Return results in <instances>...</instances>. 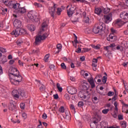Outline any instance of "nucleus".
<instances>
[{"instance_id": "obj_30", "label": "nucleus", "mask_w": 128, "mask_h": 128, "mask_svg": "<svg viewBox=\"0 0 128 128\" xmlns=\"http://www.w3.org/2000/svg\"><path fill=\"white\" fill-rule=\"evenodd\" d=\"M22 42H22V39L18 40L16 42V44L19 46H22Z\"/></svg>"}, {"instance_id": "obj_14", "label": "nucleus", "mask_w": 128, "mask_h": 128, "mask_svg": "<svg viewBox=\"0 0 128 128\" xmlns=\"http://www.w3.org/2000/svg\"><path fill=\"white\" fill-rule=\"evenodd\" d=\"M14 1H9L8 3V0L4 2V4H6L10 8H13L14 4Z\"/></svg>"}, {"instance_id": "obj_44", "label": "nucleus", "mask_w": 128, "mask_h": 128, "mask_svg": "<svg viewBox=\"0 0 128 128\" xmlns=\"http://www.w3.org/2000/svg\"><path fill=\"white\" fill-rule=\"evenodd\" d=\"M76 2H82L83 4H88V2L86 0H74Z\"/></svg>"}, {"instance_id": "obj_56", "label": "nucleus", "mask_w": 128, "mask_h": 128, "mask_svg": "<svg viewBox=\"0 0 128 128\" xmlns=\"http://www.w3.org/2000/svg\"><path fill=\"white\" fill-rule=\"evenodd\" d=\"M114 92H109L108 94V96H114Z\"/></svg>"}, {"instance_id": "obj_50", "label": "nucleus", "mask_w": 128, "mask_h": 128, "mask_svg": "<svg viewBox=\"0 0 128 128\" xmlns=\"http://www.w3.org/2000/svg\"><path fill=\"white\" fill-rule=\"evenodd\" d=\"M11 120L12 122H13V124H20V120H14L12 119H11Z\"/></svg>"}, {"instance_id": "obj_16", "label": "nucleus", "mask_w": 128, "mask_h": 128, "mask_svg": "<svg viewBox=\"0 0 128 128\" xmlns=\"http://www.w3.org/2000/svg\"><path fill=\"white\" fill-rule=\"evenodd\" d=\"M9 110L12 112H16V106L14 104L10 103L9 105Z\"/></svg>"}, {"instance_id": "obj_3", "label": "nucleus", "mask_w": 128, "mask_h": 128, "mask_svg": "<svg viewBox=\"0 0 128 128\" xmlns=\"http://www.w3.org/2000/svg\"><path fill=\"white\" fill-rule=\"evenodd\" d=\"M27 32L24 28H16V30H14L11 32V34H13L15 36L16 38L18 36H22V34L24 36V34H26Z\"/></svg>"}, {"instance_id": "obj_25", "label": "nucleus", "mask_w": 128, "mask_h": 128, "mask_svg": "<svg viewBox=\"0 0 128 128\" xmlns=\"http://www.w3.org/2000/svg\"><path fill=\"white\" fill-rule=\"evenodd\" d=\"M80 96L81 98H90V94H88V93L87 92V95H82V94H80Z\"/></svg>"}, {"instance_id": "obj_7", "label": "nucleus", "mask_w": 128, "mask_h": 128, "mask_svg": "<svg viewBox=\"0 0 128 128\" xmlns=\"http://www.w3.org/2000/svg\"><path fill=\"white\" fill-rule=\"evenodd\" d=\"M114 24L116 26L120 28V26H122L126 24V22H124V21H122V20L120 19H117L114 22Z\"/></svg>"}, {"instance_id": "obj_36", "label": "nucleus", "mask_w": 128, "mask_h": 128, "mask_svg": "<svg viewBox=\"0 0 128 128\" xmlns=\"http://www.w3.org/2000/svg\"><path fill=\"white\" fill-rule=\"evenodd\" d=\"M108 112H110V109H104L102 110V114H108Z\"/></svg>"}, {"instance_id": "obj_27", "label": "nucleus", "mask_w": 128, "mask_h": 128, "mask_svg": "<svg viewBox=\"0 0 128 128\" xmlns=\"http://www.w3.org/2000/svg\"><path fill=\"white\" fill-rule=\"evenodd\" d=\"M56 86H57V88L59 90V92H62V88L60 87V84L57 83Z\"/></svg>"}, {"instance_id": "obj_15", "label": "nucleus", "mask_w": 128, "mask_h": 128, "mask_svg": "<svg viewBox=\"0 0 128 128\" xmlns=\"http://www.w3.org/2000/svg\"><path fill=\"white\" fill-rule=\"evenodd\" d=\"M74 10H76V8L74 7L70 8L69 10H67L68 16H72L74 14Z\"/></svg>"}, {"instance_id": "obj_35", "label": "nucleus", "mask_w": 128, "mask_h": 128, "mask_svg": "<svg viewBox=\"0 0 128 128\" xmlns=\"http://www.w3.org/2000/svg\"><path fill=\"white\" fill-rule=\"evenodd\" d=\"M88 82L90 84H94V78H92V77L88 79Z\"/></svg>"}, {"instance_id": "obj_24", "label": "nucleus", "mask_w": 128, "mask_h": 128, "mask_svg": "<svg viewBox=\"0 0 128 128\" xmlns=\"http://www.w3.org/2000/svg\"><path fill=\"white\" fill-rule=\"evenodd\" d=\"M102 12H104V14H108V12H110V10L108 8H102Z\"/></svg>"}, {"instance_id": "obj_13", "label": "nucleus", "mask_w": 128, "mask_h": 128, "mask_svg": "<svg viewBox=\"0 0 128 128\" xmlns=\"http://www.w3.org/2000/svg\"><path fill=\"white\" fill-rule=\"evenodd\" d=\"M118 38L114 36V34H111L109 35V38H107L108 42H116Z\"/></svg>"}, {"instance_id": "obj_1", "label": "nucleus", "mask_w": 128, "mask_h": 128, "mask_svg": "<svg viewBox=\"0 0 128 128\" xmlns=\"http://www.w3.org/2000/svg\"><path fill=\"white\" fill-rule=\"evenodd\" d=\"M106 28V24L102 22H100L95 25V27L93 28L92 32L94 34H98V32H104Z\"/></svg>"}, {"instance_id": "obj_12", "label": "nucleus", "mask_w": 128, "mask_h": 128, "mask_svg": "<svg viewBox=\"0 0 128 128\" xmlns=\"http://www.w3.org/2000/svg\"><path fill=\"white\" fill-rule=\"evenodd\" d=\"M112 48H114V44H110V46H104V50L108 52V54H112L111 52L112 50Z\"/></svg>"}, {"instance_id": "obj_42", "label": "nucleus", "mask_w": 128, "mask_h": 128, "mask_svg": "<svg viewBox=\"0 0 128 128\" xmlns=\"http://www.w3.org/2000/svg\"><path fill=\"white\" fill-rule=\"evenodd\" d=\"M78 106L79 108H82V106H84V102L80 101L78 102Z\"/></svg>"}, {"instance_id": "obj_46", "label": "nucleus", "mask_w": 128, "mask_h": 128, "mask_svg": "<svg viewBox=\"0 0 128 128\" xmlns=\"http://www.w3.org/2000/svg\"><path fill=\"white\" fill-rule=\"evenodd\" d=\"M61 68L64 70H66V64L64 62L61 64Z\"/></svg>"}, {"instance_id": "obj_47", "label": "nucleus", "mask_w": 128, "mask_h": 128, "mask_svg": "<svg viewBox=\"0 0 128 128\" xmlns=\"http://www.w3.org/2000/svg\"><path fill=\"white\" fill-rule=\"evenodd\" d=\"M83 84L86 86L88 90L90 88V84L88 82L84 81Z\"/></svg>"}, {"instance_id": "obj_18", "label": "nucleus", "mask_w": 128, "mask_h": 128, "mask_svg": "<svg viewBox=\"0 0 128 128\" xmlns=\"http://www.w3.org/2000/svg\"><path fill=\"white\" fill-rule=\"evenodd\" d=\"M82 16H84V22L86 24H88L90 22V18H88V16L86 17V12H83Z\"/></svg>"}, {"instance_id": "obj_41", "label": "nucleus", "mask_w": 128, "mask_h": 128, "mask_svg": "<svg viewBox=\"0 0 128 128\" xmlns=\"http://www.w3.org/2000/svg\"><path fill=\"white\" fill-rule=\"evenodd\" d=\"M20 108L22 110H24V108H26V104H24V103H21L20 104Z\"/></svg>"}, {"instance_id": "obj_21", "label": "nucleus", "mask_w": 128, "mask_h": 128, "mask_svg": "<svg viewBox=\"0 0 128 128\" xmlns=\"http://www.w3.org/2000/svg\"><path fill=\"white\" fill-rule=\"evenodd\" d=\"M10 82L12 84H14L15 86H16V84H18L14 76L12 78H10Z\"/></svg>"}, {"instance_id": "obj_31", "label": "nucleus", "mask_w": 128, "mask_h": 128, "mask_svg": "<svg viewBox=\"0 0 128 128\" xmlns=\"http://www.w3.org/2000/svg\"><path fill=\"white\" fill-rule=\"evenodd\" d=\"M92 124H95L98 126V120L96 118H93V122H92Z\"/></svg>"}, {"instance_id": "obj_64", "label": "nucleus", "mask_w": 128, "mask_h": 128, "mask_svg": "<svg viewBox=\"0 0 128 128\" xmlns=\"http://www.w3.org/2000/svg\"><path fill=\"white\" fill-rule=\"evenodd\" d=\"M22 118H26V114L25 113V112H23V113L22 114Z\"/></svg>"}, {"instance_id": "obj_55", "label": "nucleus", "mask_w": 128, "mask_h": 128, "mask_svg": "<svg viewBox=\"0 0 128 128\" xmlns=\"http://www.w3.org/2000/svg\"><path fill=\"white\" fill-rule=\"evenodd\" d=\"M49 68L50 69L52 70H54V64L50 65Z\"/></svg>"}, {"instance_id": "obj_17", "label": "nucleus", "mask_w": 128, "mask_h": 128, "mask_svg": "<svg viewBox=\"0 0 128 128\" xmlns=\"http://www.w3.org/2000/svg\"><path fill=\"white\" fill-rule=\"evenodd\" d=\"M26 9L24 8V7H20L18 10H17V12L18 14H24V12H26Z\"/></svg>"}, {"instance_id": "obj_49", "label": "nucleus", "mask_w": 128, "mask_h": 128, "mask_svg": "<svg viewBox=\"0 0 128 128\" xmlns=\"http://www.w3.org/2000/svg\"><path fill=\"white\" fill-rule=\"evenodd\" d=\"M11 74L14 76H18L20 74V72H15L11 73Z\"/></svg>"}, {"instance_id": "obj_8", "label": "nucleus", "mask_w": 128, "mask_h": 128, "mask_svg": "<svg viewBox=\"0 0 128 128\" xmlns=\"http://www.w3.org/2000/svg\"><path fill=\"white\" fill-rule=\"evenodd\" d=\"M56 4H54V6L53 7H51L49 9V12L51 16H54V14L56 13Z\"/></svg>"}, {"instance_id": "obj_54", "label": "nucleus", "mask_w": 128, "mask_h": 128, "mask_svg": "<svg viewBox=\"0 0 128 128\" xmlns=\"http://www.w3.org/2000/svg\"><path fill=\"white\" fill-rule=\"evenodd\" d=\"M75 52L78 54H80V52H82V48H78L75 50Z\"/></svg>"}, {"instance_id": "obj_23", "label": "nucleus", "mask_w": 128, "mask_h": 128, "mask_svg": "<svg viewBox=\"0 0 128 128\" xmlns=\"http://www.w3.org/2000/svg\"><path fill=\"white\" fill-rule=\"evenodd\" d=\"M28 28L30 32H34V30H36V26L34 24H28Z\"/></svg>"}, {"instance_id": "obj_28", "label": "nucleus", "mask_w": 128, "mask_h": 128, "mask_svg": "<svg viewBox=\"0 0 128 128\" xmlns=\"http://www.w3.org/2000/svg\"><path fill=\"white\" fill-rule=\"evenodd\" d=\"M64 106H62L59 108L58 112H60L64 113Z\"/></svg>"}, {"instance_id": "obj_62", "label": "nucleus", "mask_w": 128, "mask_h": 128, "mask_svg": "<svg viewBox=\"0 0 128 128\" xmlns=\"http://www.w3.org/2000/svg\"><path fill=\"white\" fill-rule=\"evenodd\" d=\"M82 86L83 88V90H88L84 84H82Z\"/></svg>"}, {"instance_id": "obj_6", "label": "nucleus", "mask_w": 128, "mask_h": 128, "mask_svg": "<svg viewBox=\"0 0 128 128\" xmlns=\"http://www.w3.org/2000/svg\"><path fill=\"white\" fill-rule=\"evenodd\" d=\"M104 18L105 24H108L109 22H110L112 20V14L110 13L108 15H104Z\"/></svg>"}, {"instance_id": "obj_4", "label": "nucleus", "mask_w": 128, "mask_h": 128, "mask_svg": "<svg viewBox=\"0 0 128 128\" xmlns=\"http://www.w3.org/2000/svg\"><path fill=\"white\" fill-rule=\"evenodd\" d=\"M50 33H44L42 35H40L36 37L34 44L36 46H38L40 44L42 40H44L48 36Z\"/></svg>"}, {"instance_id": "obj_61", "label": "nucleus", "mask_w": 128, "mask_h": 128, "mask_svg": "<svg viewBox=\"0 0 128 128\" xmlns=\"http://www.w3.org/2000/svg\"><path fill=\"white\" fill-rule=\"evenodd\" d=\"M90 85L91 86V88H96V84L94 82L90 84Z\"/></svg>"}, {"instance_id": "obj_48", "label": "nucleus", "mask_w": 128, "mask_h": 128, "mask_svg": "<svg viewBox=\"0 0 128 128\" xmlns=\"http://www.w3.org/2000/svg\"><path fill=\"white\" fill-rule=\"evenodd\" d=\"M48 118V115H46V114L44 113L42 115V118L44 120H46Z\"/></svg>"}, {"instance_id": "obj_9", "label": "nucleus", "mask_w": 128, "mask_h": 128, "mask_svg": "<svg viewBox=\"0 0 128 128\" xmlns=\"http://www.w3.org/2000/svg\"><path fill=\"white\" fill-rule=\"evenodd\" d=\"M13 24L14 28H20L22 26V21L18 19H16L14 20Z\"/></svg>"}, {"instance_id": "obj_52", "label": "nucleus", "mask_w": 128, "mask_h": 128, "mask_svg": "<svg viewBox=\"0 0 128 128\" xmlns=\"http://www.w3.org/2000/svg\"><path fill=\"white\" fill-rule=\"evenodd\" d=\"M34 5L35 6H36L37 8H42V4H38L37 2H35L34 4Z\"/></svg>"}, {"instance_id": "obj_43", "label": "nucleus", "mask_w": 128, "mask_h": 128, "mask_svg": "<svg viewBox=\"0 0 128 128\" xmlns=\"http://www.w3.org/2000/svg\"><path fill=\"white\" fill-rule=\"evenodd\" d=\"M20 72L18 70V69H16V68H12L11 70V74H12V72Z\"/></svg>"}, {"instance_id": "obj_38", "label": "nucleus", "mask_w": 128, "mask_h": 128, "mask_svg": "<svg viewBox=\"0 0 128 128\" xmlns=\"http://www.w3.org/2000/svg\"><path fill=\"white\" fill-rule=\"evenodd\" d=\"M91 46L93 48H94L95 50H100V45H92Z\"/></svg>"}, {"instance_id": "obj_2", "label": "nucleus", "mask_w": 128, "mask_h": 128, "mask_svg": "<svg viewBox=\"0 0 128 128\" xmlns=\"http://www.w3.org/2000/svg\"><path fill=\"white\" fill-rule=\"evenodd\" d=\"M12 94L13 96H14V98H18L20 96H22V98H25L26 92H24V90L20 88L18 90H14L12 92Z\"/></svg>"}, {"instance_id": "obj_19", "label": "nucleus", "mask_w": 128, "mask_h": 128, "mask_svg": "<svg viewBox=\"0 0 128 128\" xmlns=\"http://www.w3.org/2000/svg\"><path fill=\"white\" fill-rule=\"evenodd\" d=\"M94 12L95 14H98V16H100V14H102V8H95Z\"/></svg>"}, {"instance_id": "obj_58", "label": "nucleus", "mask_w": 128, "mask_h": 128, "mask_svg": "<svg viewBox=\"0 0 128 128\" xmlns=\"http://www.w3.org/2000/svg\"><path fill=\"white\" fill-rule=\"evenodd\" d=\"M18 64L20 66H24V62H22L20 60H18Z\"/></svg>"}, {"instance_id": "obj_60", "label": "nucleus", "mask_w": 128, "mask_h": 128, "mask_svg": "<svg viewBox=\"0 0 128 128\" xmlns=\"http://www.w3.org/2000/svg\"><path fill=\"white\" fill-rule=\"evenodd\" d=\"M47 26L46 22H44L42 24V28H46Z\"/></svg>"}, {"instance_id": "obj_57", "label": "nucleus", "mask_w": 128, "mask_h": 128, "mask_svg": "<svg viewBox=\"0 0 128 128\" xmlns=\"http://www.w3.org/2000/svg\"><path fill=\"white\" fill-rule=\"evenodd\" d=\"M64 98H66V100H70V95L68 94H66L64 95Z\"/></svg>"}, {"instance_id": "obj_63", "label": "nucleus", "mask_w": 128, "mask_h": 128, "mask_svg": "<svg viewBox=\"0 0 128 128\" xmlns=\"http://www.w3.org/2000/svg\"><path fill=\"white\" fill-rule=\"evenodd\" d=\"M53 96L54 100H58V94H54Z\"/></svg>"}, {"instance_id": "obj_22", "label": "nucleus", "mask_w": 128, "mask_h": 128, "mask_svg": "<svg viewBox=\"0 0 128 128\" xmlns=\"http://www.w3.org/2000/svg\"><path fill=\"white\" fill-rule=\"evenodd\" d=\"M20 8V3H16L15 2L13 6V10H18Z\"/></svg>"}, {"instance_id": "obj_53", "label": "nucleus", "mask_w": 128, "mask_h": 128, "mask_svg": "<svg viewBox=\"0 0 128 128\" xmlns=\"http://www.w3.org/2000/svg\"><path fill=\"white\" fill-rule=\"evenodd\" d=\"M122 128H126V122H124L122 124Z\"/></svg>"}, {"instance_id": "obj_39", "label": "nucleus", "mask_w": 128, "mask_h": 128, "mask_svg": "<svg viewBox=\"0 0 128 128\" xmlns=\"http://www.w3.org/2000/svg\"><path fill=\"white\" fill-rule=\"evenodd\" d=\"M0 52H2V54H4V52H6V50L4 48L0 47Z\"/></svg>"}, {"instance_id": "obj_33", "label": "nucleus", "mask_w": 128, "mask_h": 128, "mask_svg": "<svg viewBox=\"0 0 128 128\" xmlns=\"http://www.w3.org/2000/svg\"><path fill=\"white\" fill-rule=\"evenodd\" d=\"M106 80H108V77L106 76H104L102 78V82L104 84H106Z\"/></svg>"}, {"instance_id": "obj_51", "label": "nucleus", "mask_w": 128, "mask_h": 128, "mask_svg": "<svg viewBox=\"0 0 128 128\" xmlns=\"http://www.w3.org/2000/svg\"><path fill=\"white\" fill-rule=\"evenodd\" d=\"M118 118L120 120H124V116L121 114L118 115Z\"/></svg>"}, {"instance_id": "obj_5", "label": "nucleus", "mask_w": 128, "mask_h": 128, "mask_svg": "<svg viewBox=\"0 0 128 128\" xmlns=\"http://www.w3.org/2000/svg\"><path fill=\"white\" fill-rule=\"evenodd\" d=\"M28 16L30 20H32V22H38V18L34 15V12H29Z\"/></svg>"}, {"instance_id": "obj_11", "label": "nucleus", "mask_w": 128, "mask_h": 128, "mask_svg": "<svg viewBox=\"0 0 128 128\" xmlns=\"http://www.w3.org/2000/svg\"><path fill=\"white\" fill-rule=\"evenodd\" d=\"M67 91L70 94H76L77 92L76 88L70 86L67 87Z\"/></svg>"}, {"instance_id": "obj_10", "label": "nucleus", "mask_w": 128, "mask_h": 128, "mask_svg": "<svg viewBox=\"0 0 128 128\" xmlns=\"http://www.w3.org/2000/svg\"><path fill=\"white\" fill-rule=\"evenodd\" d=\"M120 18L122 20H125L124 22H126V24L128 22V13H126L124 12H121L120 14Z\"/></svg>"}, {"instance_id": "obj_26", "label": "nucleus", "mask_w": 128, "mask_h": 128, "mask_svg": "<svg viewBox=\"0 0 128 128\" xmlns=\"http://www.w3.org/2000/svg\"><path fill=\"white\" fill-rule=\"evenodd\" d=\"M0 10L2 12H1L2 14H6V12H8V8H4L2 7H1Z\"/></svg>"}, {"instance_id": "obj_37", "label": "nucleus", "mask_w": 128, "mask_h": 128, "mask_svg": "<svg viewBox=\"0 0 128 128\" xmlns=\"http://www.w3.org/2000/svg\"><path fill=\"white\" fill-rule=\"evenodd\" d=\"M90 126H91L92 128H98V125H96V124H94V123L91 122L90 124Z\"/></svg>"}, {"instance_id": "obj_45", "label": "nucleus", "mask_w": 128, "mask_h": 128, "mask_svg": "<svg viewBox=\"0 0 128 128\" xmlns=\"http://www.w3.org/2000/svg\"><path fill=\"white\" fill-rule=\"evenodd\" d=\"M48 58H50V55L46 54L45 56L44 60L46 62H48Z\"/></svg>"}, {"instance_id": "obj_29", "label": "nucleus", "mask_w": 128, "mask_h": 128, "mask_svg": "<svg viewBox=\"0 0 128 128\" xmlns=\"http://www.w3.org/2000/svg\"><path fill=\"white\" fill-rule=\"evenodd\" d=\"M39 90L40 92H44V90H46V86L44 84H42L40 87L39 88Z\"/></svg>"}, {"instance_id": "obj_34", "label": "nucleus", "mask_w": 128, "mask_h": 128, "mask_svg": "<svg viewBox=\"0 0 128 128\" xmlns=\"http://www.w3.org/2000/svg\"><path fill=\"white\" fill-rule=\"evenodd\" d=\"M56 14L58 16H60V13L62 12V8H57Z\"/></svg>"}, {"instance_id": "obj_40", "label": "nucleus", "mask_w": 128, "mask_h": 128, "mask_svg": "<svg viewBox=\"0 0 128 128\" xmlns=\"http://www.w3.org/2000/svg\"><path fill=\"white\" fill-rule=\"evenodd\" d=\"M116 114H118V112H116V111H114L113 114H112V116L114 118H118V115Z\"/></svg>"}, {"instance_id": "obj_32", "label": "nucleus", "mask_w": 128, "mask_h": 128, "mask_svg": "<svg viewBox=\"0 0 128 128\" xmlns=\"http://www.w3.org/2000/svg\"><path fill=\"white\" fill-rule=\"evenodd\" d=\"M90 49L88 48H84L82 50V54H84V52H90Z\"/></svg>"}, {"instance_id": "obj_20", "label": "nucleus", "mask_w": 128, "mask_h": 128, "mask_svg": "<svg viewBox=\"0 0 128 128\" xmlns=\"http://www.w3.org/2000/svg\"><path fill=\"white\" fill-rule=\"evenodd\" d=\"M15 78V80H16V82H18V84H20L22 80V76L20 75L14 76Z\"/></svg>"}, {"instance_id": "obj_59", "label": "nucleus", "mask_w": 128, "mask_h": 128, "mask_svg": "<svg viewBox=\"0 0 128 128\" xmlns=\"http://www.w3.org/2000/svg\"><path fill=\"white\" fill-rule=\"evenodd\" d=\"M56 47H57V48L58 50L62 49V44H58L57 46H56Z\"/></svg>"}]
</instances>
